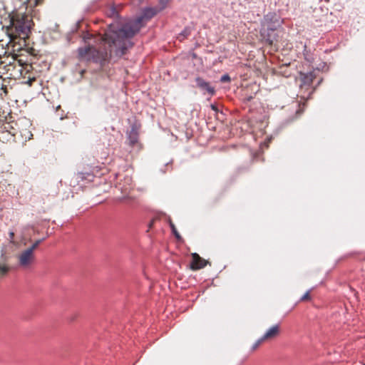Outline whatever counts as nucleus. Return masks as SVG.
Listing matches in <instances>:
<instances>
[{"instance_id": "24", "label": "nucleus", "mask_w": 365, "mask_h": 365, "mask_svg": "<svg viewBox=\"0 0 365 365\" xmlns=\"http://www.w3.org/2000/svg\"><path fill=\"white\" fill-rule=\"evenodd\" d=\"M252 99V96H250L248 98H247V101H251Z\"/></svg>"}, {"instance_id": "6", "label": "nucleus", "mask_w": 365, "mask_h": 365, "mask_svg": "<svg viewBox=\"0 0 365 365\" xmlns=\"http://www.w3.org/2000/svg\"><path fill=\"white\" fill-rule=\"evenodd\" d=\"M301 83H300V89L303 91L304 89L309 91V94L311 93V86L313 83L314 79L315 78V75L313 72H309L307 73H301Z\"/></svg>"}, {"instance_id": "12", "label": "nucleus", "mask_w": 365, "mask_h": 365, "mask_svg": "<svg viewBox=\"0 0 365 365\" xmlns=\"http://www.w3.org/2000/svg\"><path fill=\"white\" fill-rule=\"evenodd\" d=\"M129 144L131 146H134L138 141V134L135 131L132 130L128 135Z\"/></svg>"}, {"instance_id": "1", "label": "nucleus", "mask_w": 365, "mask_h": 365, "mask_svg": "<svg viewBox=\"0 0 365 365\" xmlns=\"http://www.w3.org/2000/svg\"><path fill=\"white\" fill-rule=\"evenodd\" d=\"M160 10L157 8H146L141 16L128 22L118 28L110 25L100 40L108 45L96 48L93 46L87 45L78 48V56L80 61H93L101 67L105 66L111 59H116L124 56L128 49L133 46L132 38L140 31L143 20H149L155 16Z\"/></svg>"}, {"instance_id": "9", "label": "nucleus", "mask_w": 365, "mask_h": 365, "mask_svg": "<svg viewBox=\"0 0 365 365\" xmlns=\"http://www.w3.org/2000/svg\"><path fill=\"white\" fill-rule=\"evenodd\" d=\"M20 2L26 6V9L32 10L34 7L41 5L43 0H19Z\"/></svg>"}, {"instance_id": "19", "label": "nucleus", "mask_w": 365, "mask_h": 365, "mask_svg": "<svg viewBox=\"0 0 365 365\" xmlns=\"http://www.w3.org/2000/svg\"><path fill=\"white\" fill-rule=\"evenodd\" d=\"M311 299L309 291H307L302 297L301 301H309Z\"/></svg>"}, {"instance_id": "16", "label": "nucleus", "mask_w": 365, "mask_h": 365, "mask_svg": "<svg viewBox=\"0 0 365 365\" xmlns=\"http://www.w3.org/2000/svg\"><path fill=\"white\" fill-rule=\"evenodd\" d=\"M170 227L172 229V232L174 234V235L175 236V237L177 239H180L181 237H180L179 232H178L175 225L172 222H170Z\"/></svg>"}, {"instance_id": "4", "label": "nucleus", "mask_w": 365, "mask_h": 365, "mask_svg": "<svg viewBox=\"0 0 365 365\" xmlns=\"http://www.w3.org/2000/svg\"><path fill=\"white\" fill-rule=\"evenodd\" d=\"M18 262L21 267L30 268L35 262L34 253L29 249L24 250L18 255Z\"/></svg>"}, {"instance_id": "18", "label": "nucleus", "mask_w": 365, "mask_h": 365, "mask_svg": "<svg viewBox=\"0 0 365 365\" xmlns=\"http://www.w3.org/2000/svg\"><path fill=\"white\" fill-rule=\"evenodd\" d=\"M230 81H231V78L228 74L223 75L220 78V81L222 83H227V82H230Z\"/></svg>"}, {"instance_id": "14", "label": "nucleus", "mask_w": 365, "mask_h": 365, "mask_svg": "<svg viewBox=\"0 0 365 365\" xmlns=\"http://www.w3.org/2000/svg\"><path fill=\"white\" fill-rule=\"evenodd\" d=\"M266 342L263 338L261 336L259 339H258L252 346L251 350L252 351H256L263 343Z\"/></svg>"}, {"instance_id": "3", "label": "nucleus", "mask_w": 365, "mask_h": 365, "mask_svg": "<svg viewBox=\"0 0 365 365\" xmlns=\"http://www.w3.org/2000/svg\"><path fill=\"white\" fill-rule=\"evenodd\" d=\"M124 180L125 184L123 185L121 182H119L118 185V189L123 194L121 197H118V200L120 202L130 203L135 199L133 196L130 195V191L133 187L132 180L130 177H126L124 178Z\"/></svg>"}, {"instance_id": "2", "label": "nucleus", "mask_w": 365, "mask_h": 365, "mask_svg": "<svg viewBox=\"0 0 365 365\" xmlns=\"http://www.w3.org/2000/svg\"><path fill=\"white\" fill-rule=\"evenodd\" d=\"M33 26L34 22L30 15L20 12L13 13L10 18V25L7 27L9 37L8 46L13 51H19L26 46V41L29 37Z\"/></svg>"}, {"instance_id": "7", "label": "nucleus", "mask_w": 365, "mask_h": 365, "mask_svg": "<svg viewBox=\"0 0 365 365\" xmlns=\"http://www.w3.org/2000/svg\"><path fill=\"white\" fill-rule=\"evenodd\" d=\"M281 333V327L279 324H274L270 327L262 336L263 339L267 341H271L277 339Z\"/></svg>"}, {"instance_id": "20", "label": "nucleus", "mask_w": 365, "mask_h": 365, "mask_svg": "<svg viewBox=\"0 0 365 365\" xmlns=\"http://www.w3.org/2000/svg\"><path fill=\"white\" fill-rule=\"evenodd\" d=\"M93 38V35L89 33H86L83 36V41L85 43H88V41Z\"/></svg>"}, {"instance_id": "22", "label": "nucleus", "mask_w": 365, "mask_h": 365, "mask_svg": "<svg viewBox=\"0 0 365 365\" xmlns=\"http://www.w3.org/2000/svg\"><path fill=\"white\" fill-rule=\"evenodd\" d=\"M155 220H152L149 224V228H151L154 224Z\"/></svg>"}, {"instance_id": "8", "label": "nucleus", "mask_w": 365, "mask_h": 365, "mask_svg": "<svg viewBox=\"0 0 365 365\" xmlns=\"http://www.w3.org/2000/svg\"><path fill=\"white\" fill-rule=\"evenodd\" d=\"M197 86L202 90H205L210 95H214L215 89L212 87L208 82H206L204 79L200 77H197L195 79Z\"/></svg>"}, {"instance_id": "13", "label": "nucleus", "mask_w": 365, "mask_h": 365, "mask_svg": "<svg viewBox=\"0 0 365 365\" xmlns=\"http://www.w3.org/2000/svg\"><path fill=\"white\" fill-rule=\"evenodd\" d=\"M190 33H191V31L189 28H185V29L179 34L178 38L182 41H183L185 38H187V36H189L190 35Z\"/></svg>"}, {"instance_id": "21", "label": "nucleus", "mask_w": 365, "mask_h": 365, "mask_svg": "<svg viewBox=\"0 0 365 365\" xmlns=\"http://www.w3.org/2000/svg\"><path fill=\"white\" fill-rule=\"evenodd\" d=\"M9 235V238L11 240V242H12V240L14 237V232L13 231H10Z\"/></svg>"}, {"instance_id": "25", "label": "nucleus", "mask_w": 365, "mask_h": 365, "mask_svg": "<svg viewBox=\"0 0 365 365\" xmlns=\"http://www.w3.org/2000/svg\"><path fill=\"white\" fill-rule=\"evenodd\" d=\"M363 365H365V364H363Z\"/></svg>"}, {"instance_id": "10", "label": "nucleus", "mask_w": 365, "mask_h": 365, "mask_svg": "<svg viewBox=\"0 0 365 365\" xmlns=\"http://www.w3.org/2000/svg\"><path fill=\"white\" fill-rule=\"evenodd\" d=\"M278 40L277 38V34L274 30L271 29L268 32L267 38H266V41L269 43V45L272 46L277 42Z\"/></svg>"}, {"instance_id": "17", "label": "nucleus", "mask_w": 365, "mask_h": 365, "mask_svg": "<svg viewBox=\"0 0 365 365\" xmlns=\"http://www.w3.org/2000/svg\"><path fill=\"white\" fill-rule=\"evenodd\" d=\"M42 242L41 240H36L30 247L28 249L34 253V250L38 247L40 243Z\"/></svg>"}, {"instance_id": "5", "label": "nucleus", "mask_w": 365, "mask_h": 365, "mask_svg": "<svg viewBox=\"0 0 365 365\" xmlns=\"http://www.w3.org/2000/svg\"><path fill=\"white\" fill-rule=\"evenodd\" d=\"M192 261L190 267L192 270H198L204 268L207 264H210L208 260L202 258L197 253H192Z\"/></svg>"}, {"instance_id": "23", "label": "nucleus", "mask_w": 365, "mask_h": 365, "mask_svg": "<svg viewBox=\"0 0 365 365\" xmlns=\"http://www.w3.org/2000/svg\"><path fill=\"white\" fill-rule=\"evenodd\" d=\"M211 108H212V110H217V107H216L215 105H212V106H211Z\"/></svg>"}, {"instance_id": "11", "label": "nucleus", "mask_w": 365, "mask_h": 365, "mask_svg": "<svg viewBox=\"0 0 365 365\" xmlns=\"http://www.w3.org/2000/svg\"><path fill=\"white\" fill-rule=\"evenodd\" d=\"M10 271V267L5 262H0V279L5 277Z\"/></svg>"}, {"instance_id": "15", "label": "nucleus", "mask_w": 365, "mask_h": 365, "mask_svg": "<svg viewBox=\"0 0 365 365\" xmlns=\"http://www.w3.org/2000/svg\"><path fill=\"white\" fill-rule=\"evenodd\" d=\"M86 175H89L88 173H83L78 172L75 174L74 177H75L76 181L79 182L80 180H83L86 179Z\"/></svg>"}]
</instances>
